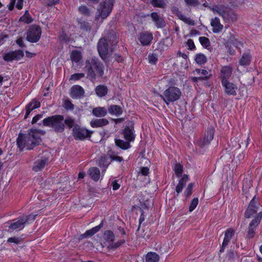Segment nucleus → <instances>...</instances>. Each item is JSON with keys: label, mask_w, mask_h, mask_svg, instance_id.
<instances>
[{"label": "nucleus", "mask_w": 262, "mask_h": 262, "mask_svg": "<svg viewBox=\"0 0 262 262\" xmlns=\"http://www.w3.org/2000/svg\"><path fill=\"white\" fill-rule=\"evenodd\" d=\"M33 21L32 17L28 13V11H26L25 14L20 17L19 21H24L25 23L29 24Z\"/></svg>", "instance_id": "40"}, {"label": "nucleus", "mask_w": 262, "mask_h": 262, "mask_svg": "<svg viewBox=\"0 0 262 262\" xmlns=\"http://www.w3.org/2000/svg\"><path fill=\"white\" fill-rule=\"evenodd\" d=\"M77 21L81 30L86 32H90L92 29V25L90 23L82 18H79Z\"/></svg>", "instance_id": "28"}, {"label": "nucleus", "mask_w": 262, "mask_h": 262, "mask_svg": "<svg viewBox=\"0 0 262 262\" xmlns=\"http://www.w3.org/2000/svg\"><path fill=\"white\" fill-rule=\"evenodd\" d=\"M171 10L173 14L176 15L179 18H180V16L183 15L182 12L179 10V8L176 6H172L171 7Z\"/></svg>", "instance_id": "58"}, {"label": "nucleus", "mask_w": 262, "mask_h": 262, "mask_svg": "<svg viewBox=\"0 0 262 262\" xmlns=\"http://www.w3.org/2000/svg\"><path fill=\"white\" fill-rule=\"evenodd\" d=\"M48 162V159L45 157H42L34 163L32 169L35 171H38L43 169Z\"/></svg>", "instance_id": "19"}, {"label": "nucleus", "mask_w": 262, "mask_h": 262, "mask_svg": "<svg viewBox=\"0 0 262 262\" xmlns=\"http://www.w3.org/2000/svg\"><path fill=\"white\" fill-rule=\"evenodd\" d=\"M199 41L204 48L207 50H210L211 48L210 40L207 37L204 36L200 37Z\"/></svg>", "instance_id": "37"}, {"label": "nucleus", "mask_w": 262, "mask_h": 262, "mask_svg": "<svg viewBox=\"0 0 262 262\" xmlns=\"http://www.w3.org/2000/svg\"><path fill=\"white\" fill-rule=\"evenodd\" d=\"M118 181L119 180H115L112 182L111 186L114 190H117L120 188V184L118 183Z\"/></svg>", "instance_id": "63"}, {"label": "nucleus", "mask_w": 262, "mask_h": 262, "mask_svg": "<svg viewBox=\"0 0 262 262\" xmlns=\"http://www.w3.org/2000/svg\"><path fill=\"white\" fill-rule=\"evenodd\" d=\"M25 225V223L22 217H20L18 219V220L17 221L13 223H11L9 225V229L11 230H14L17 229L20 230L24 228Z\"/></svg>", "instance_id": "26"}, {"label": "nucleus", "mask_w": 262, "mask_h": 262, "mask_svg": "<svg viewBox=\"0 0 262 262\" xmlns=\"http://www.w3.org/2000/svg\"><path fill=\"white\" fill-rule=\"evenodd\" d=\"M84 95V90L79 85H73L70 89V96L73 99H80Z\"/></svg>", "instance_id": "16"}, {"label": "nucleus", "mask_w": 262, "mask_h": 262, "mask_svg": "<svg viewBox=\"0 0 262 262\" xmlns=\"http://www.w3.org/2000/svg\"><path fill=\"white\" fill-rule=\"evenodd\" d=\"M232 69L230 67L225 66L222 68L221 72V82L228 81L232 74Z\"/></svg>", "instance_id": "20"}, {"label": "nucleus", "mask_w": 262, "mask_h": 262, "mask_svg": "<svg viewBox=\"0 0 262 262\" xmlns=\"http://www.w3.org/2000/svg\"><path fill=\"white\" fill-rule=\"evenodd\" d=\"M103 223H104V220H102L99 225H98V226H97L92 228V229L93 231L94 234H95L97 232H98L100 230V229L103 227Z\"/></svg>", "instance_id": "64"}, {"label": "nucleus", "mask_w": 262, "mask_h": 262, "mask_svg": "<svg viewBox=\"0 0 262 262\" xmlns=\"http://www.w3.org/2000/svg\"><path fill=\"white\" fill-rule=\"evenodd\" d=\"M159 256L155 252H150L147 253L145 256V262H158Z\"/></svg>", "instance_id": "31"}, {"label": "nucleus", "mask_w": 262, "mask_h": 262, "mask_svg": "<svg viewBox=\"0 0 262 262\" xmlns=\"http://www.w3.org/2000/svg\"><path fill=\"white\" fill-rule=\"evenodd\" d=\"M251 60V55L249 53H244L239 60V64L243 66H248L250 63Z\"/></svg>", "instance_id": "33"}, {"label": "nucleus", "mask_w": 262, "mask_h": 262, "mask_svg": "<svg viewBox=\"0 0 262 262\" xmlns=\"http://www.w3.org/2000/svg\"><path fill=\"white\" fill-rule=\"evenodd\" d=\"M104 238L107 242L112 244L115 240V234L111 230H106L104 232Z\"/></svg>", "instance_id": "34"}, {"label": "nucleus", "mask_w": 262, "mask_h": 262, "mask_svg": "<svg viewBox=\"0 0 262 262\" xmlns=\"http://www.w3.org/2000/svg\"><path fill=\"white\" fill-rule=\"evenodd\" d=\"M93 131L89 130L76 124L73 128V136L75 140L81 141L91 137Z\"/></svg>", "instance_id": "7"}, {"label": "nucleus", "mask_w": 262, "mask_h": 262, "mask_svg": "<svg viewBox=\"0 0 262 262\" xmlns=\"http://www.w3.org/2000/svg\"><path fill=\"white\" fill-rule=\"evenodd\" d=\"M108 123V121L106 119L100 118L93 119L90 124L92 127H102L107 125Z\"/></svg>", "instance_id": "25"}, {"label": "nucleus", "mask_w": 262, "mask_h": 262, "mask_svg": "<svg viewBox=\"0 0 262 262\" xmlns=\"http://www.w3.org/2000/svg\"><path fill=\"white\" fill-rule=\"evenodd\" d=\"M71 59L72 62L79 63L82 60V55L80 51L78 50L73 51L70 55Z\"/></svg>", "instance_id": "32"}, {"label": "nucleus", "mask_w": 262, "mask_h": 262, "mask_svg": "<svg viewBox=\"0 0 262 262\" xmlns=\"http://www.w3.org/2000/svg\"><path fill=\"white\" fill-rule=\"evenodd\" d=\"M107 110L105 107H97L93 109V115H106Z\"/></svg>", "instance_id": "41"}, {"label": "nucleus", "mask_w": 262, "mask_h": 262, "mask_svg": "<svg viewBox=\"0 0 262 262\" xmlns=\"http://www.w3.org/2000/svg\"><path fill=\"white\" fill-rule=\"evenodd\" d=\"M105 35L102 37L105 39L111 45V50L113 52L114 47L118 43V36L117 33L113 30H107L104 32Z\"/></svg>", "instance_id": "12"}, {"label": "nucleus", "mask_w": 262, "mask_h": 262, "mask_svg": "<svg viewBox=\"0 0 262 262\" xmlns=\"http://www.w3.org/2000/svg\"><path fill=\"white\" fill-rule=\"evenodd\" d=\"M188 176L184 174L179 181L178 184L182 186L183 187L185 186L186 182L188 181Z\"/></svg>", "instance_id": "60"}, {"label": "nucleus", "mask_w": 262, "mask_h": 262, "mask_svg": "<svg viewBox=\"0 0 262 262\" xmlns=\"http://www.w3.org/2000/svg\"><path fill=\"white\" fill-rule=\"evenodd\" d=\"M185 3L188 6L195 7L200 4L198 0H184Z\"/></svg>", "instance_id": "59"}, {"label": "nucleus", "mask_w": 262, "mask_h": 262, "mask_svg": "<svg viewBox=\"0 0 262 262\" xmlns=\"http://www.w3.org/2000/svg\"><path fill=\"white\" fill-rule=\"evenodd\" d=\"M125 242L126 241L124 239H120L115 243L113 242L112 244H110L109 246L111 249L115 250L124 244Z\"/></svg>", "instance_id": "47"}, {"label": "nucleus", "mask_w": 262, "mask_h": 262, "mask_svg": "<svg viewBox=\"0 0 262 262\" xmlns=\"http://www.w3.org/2000/svg\"><path fill=\"white\" fill-rule=\"evenodd\" d=\"M94 233L92 229L86 231V232L80 235L79 239H82L84 238H87L94 235Z\"/></svg>", "instance_id": "57"}, {"label": "nucleus", "mask_w": 262, "mask_h": 262, "mask_svg": "<svg viewBox=\"0 0 262 262\" xmlns=\"http://www.w3.org/2000/svg\"><path fill=\"white\" fill-rule=\"evenodd\" d=\"M36 216L37 214H30L29 215H26L25 216H22V218L25 224H29L31 221H34Z\"/></svg>", "instance_id": "52"}, {"label": "nucleus", "mask_w": 262, "mask_h": 262, "mask_svg": "<svg viewBox=\"0 0 262 262\" xmlns=\"http://www.w3.org/2000/svg\"><path fill=\"white\" fill-rule=\"evenodd\" d=\"M122 134L125 140L130 142H133L135 140L136 135L135 134L134 122L133 121L129 120L126 122Z\"/></svg>", "instance_id": "9"}, {"label": "nucleus", "mask_w": 262, "mask_h": 262, "mask_svg": "<svg viewBox=\"0 0 262 262\" xmlns=\"http://www.w3.org/2000/svg\"><path fill=\"white\" fill-rule=\"evenodd\" d=\"M182 95L180 89L174 86H169L166 89L160 97L167 105L178 100Z\"/></svg>", "instance_id": "4"}, {"label": "nucleus", "mask_w": 262, "mask_h": 262, "mask_svg": "<svg viewBox=\"0 0 262 262\" xmlns=\"http://www.w3.org/2000/svg\"><path fill=\"white\" fill-rule=\"evenodd\" d=\"M95 92L98 97L102 98L107 94L108 90L105 85L100 84L95 88Z\"/></svg>", "instance_id": "22"}, {"label": "nucleus", "mask_w": 262, "mask_h": 262, "mask_svg": "<svg viewBox=\"0 0 262 262\" xmlns=\"http://www.w3.org/2000/svg\"><path fill=\"white\" fill-rule=\"evenodd\" d=\"M45 126L51 127L57 133H62L65 126L63 122V116H51L42 121Z\"/></svg>", "instance_id": "3"}, {"label": "nucleus", "mask_w": 262, "mask_h": 262, "mask_svg": "<svg viewBox=\"0 0 262 262\" xmlns=\"http://www.w3.org/2000/svg\"><path fill=\"white\" fill-rule=\"evenodd\" d=\"M24 56V52L21 50H18L5 54L3 59L6 61H12L13 60H20Z\"/></svg>", "instance_id": "13"}, {"label": "nucleus", "mask_w": 262, "mask_h": 262, "mask_svg": "<svg viewBox=\"0 0 262 262\" xmlns=\"http://www.w3.org/2000/svg\"><path fill=\"white\" fill-rule=\"evenodd\" d=\"M234 234V231L232 228H229L225 231L223 242L220 250V253L224 251L226 247L228 245Z\"/></svg>", "instance_id": "17"}, {"label": "nucleus", "mask_w": 262, "mask_h": 262, "mask_svg": "<svg viewBox=\"0 0 262 262\" xmlns=\"http://www.w3.org/2000/svg\"><path fill=\"white\" fill-rule=\"evenodd\" d=\"M262 219V212L257 213L254 219H253L249 224L250 227L256 228L260 224Z\"/></svg>", "instance_id": "36"}, {"label": "nucleus", "mask_w": 262, "mask_h": 262, "mask_svg": "<svg viewBox=\"0 0 262 262\" xmlns=\"http://www.w3.org/2000/svg\"><path fill=\"white\" fill-rule=\"evenodd\" d=\"M108 152H111L109 158L111 159V161H116L119 162H121L123 161L122 157L116 155L114 151L109 150Z\"/></svg>", "instance_id": "48"}, {"label": "nucleus", "mask_w": 262, "mask_h": 262, "mask_svg": "<svg viewBox=\"0 0 262 262\" xmlns=\"http://www.w3.org/2000/svg\"><path fill=\"white\" fill-rule=\"evenodd\" d=\"M79 12L86 16H90L91 15V11L89 8L86 6H81L78 8Z\"/></svg>", "instance_id": "42"}, {"label": "nucleus", "mask_w": 262, "mask_h": 262, "mask_svg": "<svg viewBox=\"0 0 262 262\" xmlns=\"http://www.w3.org/2000/svg\"><path fill=\"white\" fill-rule=\"evenodd\" d=\"M108 42L105 39L101 38L97 43V50L101 59L105 61L108 53Z\"/></svg>", "instance_id": "11"}, {"label": "nucleus", "mask_w": 262, "mask_h": 262, "mask_svg": "<svg viewBox=\"0 0 262 262\" xmlns=\"http://www.w3.org/2000/svg\"><path fill=\"white\" fill-rule=\"evenodd\" d=\"M64 125H66L69 128L74 127L76 125L74 119L70 117L66 118L65 120L63 119Z\"/></svg>", "instance_id": "49"}, {"label": "nucleus", "mask_w": 262, "mask_h": 262, "mask_svg": "<svg viewBox=\"0 0 262 262\" xmlns=\"http://www.w3.org/2000/svg\"><path fill=\"white\" fill-rule=\"evenodd\" d=\"M221 83L224 88V91L226 94L232 96L236 95V91L237 90V86L236 85L229 81H223Z\"/></svg>", "instance_id": "15"}, {"label": "nucleus", "mask_w": 262, "mask_h": 262, "mask_svg": "<svg viewBox=\"0 0 262 262\" xmlns=\"http://www.w3.org/2000/svg\"><path fill=\"white\" fill-rule=\"evenodd\" d=\"M201 74L202 75V76H200L201 77H202V81L208 80L212 75L210 70L207 71L204 69L201 70Z\"/></svg>", "instance_id": "45"}, {"label": "nucleus", "mask_w": 262, "mask_h": 262, "mask_svg": "<svg viewBox=\"0 0 262 262\" xmlns=\"http://www.w3.org/2000/svg\"><path fill=\"white\" fill-rule=\"evenodd\" d=\"M211 25L212 27V31L214 33H218L222 31L223 29V25L220 23L218 17H215L211 19Z\"/></svg>", "instance_id": "21"}, {"label": "nucleus", "mask_w": 262, "mask_h": 262, "mask_svg": "<svg viewBox=\"0 0 262 262\" xmlns=\"http://www.w3.org/2000/svg\"><path fill=\"white\" fill-rule=\"evenodd\" d=\"M216 11L226 22H234L237 19V15L231 9L224 10L223 7H220Z\"/></svg>", "instance_id": "10"}, {"label": "nucleus", "mask_w": 262, "mask_h": 262, "mask_svg": "<svg viewBox=\"0 0 262 262\" xmlns=\"http://www.w3.org/2000/svg\"><path fill=\"white\" fill-rule=\"evenodd\" d=\"M257 212V209L250 207L249 206L248 207L247 209L245 211V217L246 218L249 219L251 217V216L255 213Z\"/></svg>", "instance_id": "43"}, {"label": "nucleus", "mask_w": 262, "mask_h": 262, "mask_svg": "<svg viewBox=\"0 0 262 262\" xmlns=\"http://www.w3.org/2000/svg\"><path fill=\"white\" fill-rule=\"evenodd\" d=\"M115 142L117 146L124 150L127 149L131 146L130 144V141L126 140L124 141L121 139H115Z\"/></svg>", "instance_id": "29"}, {"label": "nucleus", "mask_w": 262, "mask_h": 262, "mask_svg": "<svg viewBox=\"0 0 262 262\" xmlns=\"http://www.w3.org/2000/svg\"><path fill=\"white\" fill-rule=\"evenodd\" d=\"M262 219V212L257 213L254 219H253L249 224L250 227L256 228L260 224Z\"/></svg>", "instance_id": "35"}, {"label": "nucleus", "mask_w": 262, "mask_h": 262, "mask_svg": "<svg viewBox=\"0 0 262 262\" xmlns=\"http://www.w3.org/2000/svg\"><path fill=\"white\" fill-rule=\"evenodd\" d=\"M115 0H104L102 3L99 4V8L98 9L97 11L101 12V21L106 18L111 13L113 8Z\"/></svg>", "instance_id": "6"}, {"label": "nucleus", "mask_w": 262, "mask_h": 262, "mask_svg": "<svg viewBox=\"0 0 262 262\" xmlns=\"http://www.w3.org/2000/svg\"><path fill=\"white\" fill-rule=\"evenodd\" d=\"M147 16L151 17V20L154 22L155 25L158 29H162L166 27V21L158 13L154 12L147 14Z\"/></svg>", "instance_id": "14"}, {"label": "nucleus", "mask_w": 262, "mask_h": 262, "mask_svg": "<svg viewBox=\"0 0 262 262\" xmlns=\"http://www.w3.org/2000/svg\"><path fill=\"white\" fill-rule=\"evenodd\" d=\"M45 133L44 130L33 128L27 134L20 133L17 138V145L20 149L26 147L27 149L31 150L40 144L42 142L40 136L44 135Z\"/></svg>", "instance_id": "1"}, {"label": "nucleus", "mask_w": 262, "mask_h": 262, "mask_svg": "<svg viewBox=\"0 0 262 262\" xmlns=\"http://www.w3.org/2000/svg\"><path fill=\"white\" fill-rule=\"evenodd\" d=\"M88 173L90 176L91 179L97 182L99 180L100 176V170L96 167H93L89 168Z\"/></svg>", "instance_id": "27"}, {"label": "nucleus", "mask_w": 262, "mask_h": 262, "mask_svg": "<svg viewBox=\"0 0 262 262\" xmlns=\"http://www.w3.org/2000/svg\"><path fill=\"white\" fill-rule=\"evenodd\" d=\"M198 203L199 199L198 198H195L193 199L189 205V211L192 212L193 210H194V209L197 206Z\"/></svg>", "instance_id": "53"}, {"label": "nucleus", "mask_w": 262, "mask_h": 262, "mask_svg": "<svg viewBox=\"0 0 262 262\" xmlns=\"http://www.w3.org/2000/svg\"><path fill=\"white\" fill-rule=\"evenodd\" d=\"M158 55L156 53H152L148 56L149 62L151 64H156L158 61Z\"/></svg>", "instance_id": "50"}, {"label": "nucleus", "mask_w": 262, "mask_h": 262, "mask_svg": "<svg viewBox=\"0 0 262 262\" xmlns=\"http://www.w3.org/2000/svg\"><path fill=\"white\" fill-rule=\"evenodd\" d=\"M40 106V103L39 101L35 99H33L31 102L26 105L25 115H29L32 111L39 107Z\"/></svg>", "instance_id": "23"}, {"label": "nucleus", "mask_w": 262, "mask_h": 262, "mask_svg": "<svg viewBox=\"0 0 262 262\" xmlns=\"http://www.w3.org/2000/svg\"><path fill=\"white\" fill-rule=\"evenodd\" d=\"M153 39L151 33L144 32L140 34L139 40L143 46H148L150 44Z\"/></svg>", "instance_id": "18"}, {"label": "nucleus", "mask_w": 262, "mask_h": 262, "mask_svg": "<svg viewBox=\"0 0 262 262\" xmlns=\"http://www.w3.org/2000/svg\"><path fill=\"white\" fill-rule=\"evenodd\" d=\"M195 61L199 64H204L207 62L206 56L202 53L196 54L195 57Z\"/></svg>", "instance_id": "38"}, {"label": "nucleus", "mask_w": 262, "mask_h": 262, "mask_svg": "<svg viewBox=\"0 0 262 262\" xmlns=\"http://www.w3.org/2000/svg\"><path fill=\"white\" fill-rule=\"evenodd\" d=\"M110 164L111 162L108 161L107 156L105 154L101 156L98 160V165L100 167L104 168V170L102 171V172H104L106 170V169Z\"/></svg>", "instance_id": "24"}, {"label": "nucleus", "mask_w": 262, "mask_h": 262, "mask_svg": "<svg viewBox=\"0 0 262 262\" xmlns=\"http://www.w3.org/2000/svg\"><path fill=\"white\" fill-rule=\"evenodd\" d=\"M177 177H180L183 172V168L182 165L179 163H177L173 169Z\"/></svg>", "instance_id": "46"}, {"label": "nucleus", "mask_w": 262, "mask_h": 262, "mask_svg": "<svg viewBox=\"0 0 262 262\" xmlns=\"http://www.w3.org/2000/svg\"><path fill=\"white\" fill-rule=\"evenodd\" d=\"M21 242V239L19 238V237H9L7 239V242L9 243H14L15 244H20Z\"/></svg>", "instance_id": "61"}, {"label": "nucleus", "mask_w": 262, "mask_h": 262, "mask_svg": "<svg viewBox=\"0 0 262 262\" xmlns=\"http://www.w3.org/2000/svg\"><path fill=\"white\" fill-rule=\"evenodd\" d=\"M41 29L39 26L33 25L29 27L27 32L26 40L30 42H37L40 38Z\"/></svg>", "instance_id": "5"}, {"label": "nucleus", "mask_w": 262, "mask_h": 262, "mask_svg": "<svg viewBox=\"0 0 262 262\" xmlns=\"http://www.w3.org/2000/svg\"><path fill=\"white\" fill-rule=\"evenodd\" d=\"M215 132V128L212 126H210L205 130L204 138L200 139L198 142V146L201 148H203L210 144L211 141L213 140Z\"/></svg>", "instance_id": "8"}, {"label": "nucleus", "mask_w": 262, "mask_h": 262, "mask_svg": "<svg viewBox=\"0 0 262 262\" xmlns=\"http://www.w3.org/2000/svg\"><path fill=\"white\" fill-rule=\"evenodd\" d=\"M232 44V39H229L228 41L226 42V47L228 49V52L230 55H234L235 54V50L233 49L232 46H231Z\"/></svg>", "instance_id": "54"}, {"label": "nucleus", "mask_w": 262, "mask_h": 262, "mask_svg": "<svg viewBox=\"0 0 262 262\" xmlns=\"http://www.w3.org/2000/svg\"><path fill=\"white\" fill-rule=\"evenodd\" d=\"M179 19L189 25H195V21L193 20L190 19V17L185 16L183 14L182 16H180V18Z\"/></svg>", "instance_id": "51"}, {"label": "nucleus", "mask_w": 262, "mask_h": 262, "mask_svg": "<svg viewBox=\"0 0 262 262\" xmlns=\"http://www.w3.org/2000/svg\"><path fill=\"white\" fill-rule=\"evenodd\" d=\"M84 76L85 74L83 73H75L71 76L70 80L77 81L84 77Z\"/></svg>", "instance_id": "55"}, {"label": "nucleus", "mask_w": 262, "mask_h": 262, "mask_svg": "<svg viewBox=\"0 0 262 262\" xmlns=\"http://www.w3.org/2000/svg\"><path fill=\"white\" fill-rule=\"evenodd\" d=\"M150 3L154 7L163 8L165 6L163 0H151Z\"/></svg>", "instance_id": "44"}, {"label": "nucleus", "mask_w": 262, "mask_h": 262, "mask_svg": "<svg viewBox=\"0 0 262 262\" xmlns=\"http://www.w3.org/2000/svg\"><path fill=\"white\" fill-rule=\"evenodd\" d=\"M186 44L188 46L189 50L192 51L195 49V45L194 43L193 40H192L191 39H188Z\"/></svg>", "instance_id": "62"}, {"label": "nucleus", "mask_w": 262, "mask_h": 262, "mask_svg": "<svg viewBox=\"0 0 262 262\" xmlns=\"http://www.w3.org/2000/svg\"><path fill=\"white\" fill-rule=\"evenodd\" d=\"M194 186V183H190L188 185V186L186 187V188L185 190V192H184V194H185L186 199H188L192 194V192H193L192 189Z\"/></svg>", "instance_id": "39"}, {"label": "nucleus", "mask_w": 262, "mask_h": 262, "mask_svg": "<svg viewBox=\"0 0 262 262\" xmlns=\"http://www.w3.org/2000/svg\"><path fill=\"white\" fill-rule=\"evenodd\" d=\"M83 69L86 72L87 78L93 82L97 78L106 79L104 76V66L97 57H92L86 60Z\"/></svg>", "instance_id": "2"}, {"label": "nucleus", "mask_w": 262, "mask_h": 262, "mask_svg": "<svg viewBox=\"0 0 262 262\" xmlns=\"http://www.w3.org/2000/svg\"><path fill=\"white\" fill-rule=\"evenodd\" d=\"M108 112L112 115H121L123 110L121 106L111 105L108 108Z\"/></svg>", "instance_id": "30"}, {"label": "nucleus", "mask_w": 262, "mask_h": 262, "mask_svg": "<svg viewBox=\"0 0 262 262\" xmlns=\"http://www.w3.org/2000/svg\"><path fill=\"white\" fill-rule=\"evenodd\" d=\"M256 230V228L250 227L249 225L248 233L247 235V238L249 239L252 238L254 237L255 234V230Z\"/></svg>", "instance_id": "56"}]
</instances>
